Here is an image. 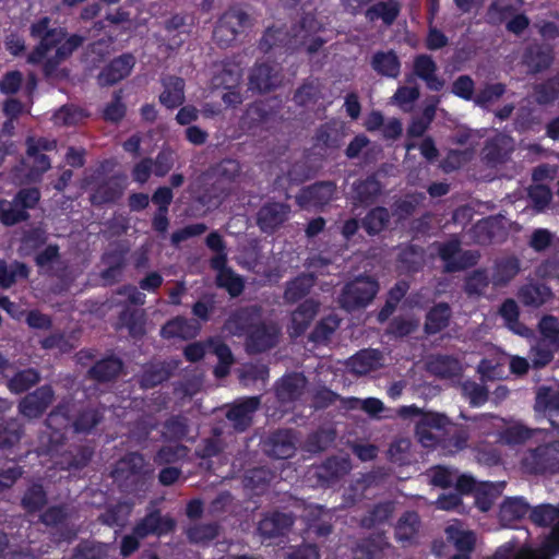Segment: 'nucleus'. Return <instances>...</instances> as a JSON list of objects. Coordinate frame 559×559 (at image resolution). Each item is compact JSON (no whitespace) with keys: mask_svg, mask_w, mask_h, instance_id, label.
Instances as JSON below:
<instances>
[{"mask_svg":"<svg viewBox=\"0 0 559 559\" xmlns=\"http://www.w3.org/2000/svg\"><path fill=\"white\" fill-rule=\"evenodd\" d=\"M154 471L148 467L140 452H127L115 462L110 477L119 490L127 495H139L150 489Z\"/></svg>","mask_w":559,"mask_h":559,"instance_id":"nucleus-1","label":"nucleus"},{"mask_svg":"<svg viewBox=\"0 0 559 559\" xmlns=\"http://www.w3.org/2000/svg\"><path fill=\"white\" fill-rule=\"evenodd\" d=\"M242 168L240 163L235 158H223L218 163L212 165L207 170V176L213 180L212 189L213 194L207 191L199 197L202 204H211L212 200L207 195H213L216 199L215 204L219 203L222 199L230 194L233 185L241 176Z\"/></svg>","mask_w":559,"mask_h":559,"instance_id":"nucleus-2","label":"nucleus"},{"mask_svg":"<svg viewBox=\"0 0 559 559\" xmlns=\"http://www.w3.org/2000/svg\"><path fill=\"white\" fill-rule=\"evenodd\" d=\"M50 24L49 16H41L31 24L29 35L32 38L38 39V44L28 55V63H43L47 53L66 38L68 34L66 28L51 27Z\"/></svg>","mask_w":559,"mask_h":559,"instance_id":"nucleus-3","label":"nucleus"},{"mask_svg":"<svg viewBox=\"0 0 559 559\" xmlns=\"http://www.w3.org/2000/svg\"><path fill=\"white\" fill-rule=\"evenodd\" d=\"M26 156L22 165L27 168L26 178L31 182L41 180V177L51 167V160L46 152L56 150L57 141L44 136H27L25 140Z\"/></svg>","mask_w":559,"mask_h":559,"instance_id":"nucleus-4","label":"nucleus"},{"mask_svg":"<svg viewBox=\"0 0 559 559\" xmlns=\"http://www.w3.org/2000/svg\"><path fill=\"white\" fill-rule=\"evenodd\" d=\"M251 26L252 21L247 12L241 9L231 8L225 11L217 20L213 31V39L219 47H230Z\"/></svg>","mask_w":559,"mask_h":559,"instance_id":"nucleus-5","label":"nucleus"},{"mask_svg":"<svg viewBox=\"0 0 559 559\" xmlns=\"http://www.w3.org/2000/svg\"><path fill=\"white\" fill-rule=\"evenodd\" d=\"M522 468L531 475L559 473V440L528 450L521 461Z\"/></svg>","mask_w":559,"mask_h":559,"instance_id":"nucleus-6","label":"nucleus"},{"mask_svg":"<svg viewBox=\"0 0 559 559\" xmlns=\"http://www.w3.org/2000/svg\"><path fill=\"white\" fill-rule=\"evenodd\" d=\"M379 290V283L370 276H358L347 283L338 297L340 305L347 311L369 305Z\"/></svg>","mask_w":559,"mask_h":559,"instance_id":"nucleus-7","label":"nucleus"},{"mask_svg":"<svg viewBox=\"0 0 559 559\" xmlns=\"http://www.w3.org/2000/svg\"><path fill=\"white\" fill-rule=\"evenodd\" d=\"M438 255L444 263V273H455L473 267L478 263L479 254L476 251H462L461 241L452 238L438 246Z\"/></svg>","mask_w":559,"mask_h":559,"instance_id":"nucleus-8","label":"nucleus"},{"mask_svg":"<svg viewBox=\"0 0 559 559\" xmlns=\"http://www.w3.org/2000/svg\"><path fill=\"white\" fill-rule=\"evenodd\" d=\"M261 321L263 308L261 305H248L236 308L226 320L227 330L235 336H247Z\"/></svg>","mask_w":559,"mask_h":559,"instance_id":"nucleus-9","label":"nucleus"},{"mask_svg":"<svg viewBox=\"0 0 559 559\" xmlns=\"http://www.w3.org/2000/svg\"><path fill=\"white\" fill-rule=\"evenodd\" d=\"M281 330L274 322L261 321L246 337V348L250 354L265 353L278 343Z\"/></svg>","mask_w":559,"mask_h":559,"instance_id":"nucleus-10","label":"nucleus"},{"mask_svg":"<svg viewBox=\"0 0 559 559\" xmlns=\"http://www.w3.org/2000/svg\"><path fill=\"white\" fill-rule=\"evenodd\" d=\"M55 400V391L50 384H44L26 394L19 403V413L28 418L36 419L44 415Z\"/></svg>","mask_w":559,"mask_h":559,"instance_id":"nucleus-11","label":"nucleus"},{"mask_svg":"<svg viewBox=\"0 0 559 559\" xmlns=\"http://www.w3.org/2000/svg\"><path fill=\"white\" fill-rule=\"evenodd\" d=\"M290 205L285 202L269 201L257 213V225L264 234H274L287 219Z\"/></svg>","mask_w":559,"mask_h":559,"instance_id":"nucleus-12","label":"nucleus"},{"mask_svg":"<svg viewBox=\"0 0 559 559\" xmlns=\"http://www.w3.org/2000/svg\"><path fill=\"white\" fill-rule=\"evenodd\" d=\"M263 451L270 457L286 460L295 455L296 438L292 429H277L262 441Z\"/></svg>","mask_w":559,"mask_h":559,"instance_id":"nucleus-13","label":"nucleus"},{"mask_svg":"<svg viewBox=\"0 0 559 559\" xmlns=\"http://www.w3.org/2000/svg\"><path fill=\"white\" fill-rule=\"evenodd\" d=\"M295 523L293 513L277 510L265 512L258 523V533L264 539L286 536Z\"/></svg>","mask_w":559,"mask_h":559,"instance_id":"nucleus-14","label":"nucleus"},{"mask_svg":"<svg viewBox=\"0 0 559 559\" xmlns=\"http://www.w3.org/2000/svg\"><path fill=\"white\" fill-rule=\"evenodd\" d=\"M135 66V57L126 52L114 58L97 75V83L102 87L112 86L128 78Z\"/></svg>","mask_w":559,"mask_h":559,"instance_id":"nucleus-15","label":"nucleus"},{"mask_svg":"<svg viewBox=\"0 0 559 559\" xmlns=\"http://www.w3.org/2000/svg\"><path fill=\"white\" fill-rule=\"evenodd\" d=\"M336 194V185L334 181H317L304 188L297 197V202L301 207L323 209Z\"/></svg>","mask_w":559,"mask_h":559,"instance_id":"nucleus-16","label":"nucleus"},{"mask_svg":"<svg viewBox=\"0 0 559 559\" xmlns=\"http://www.w3.org/2000/svg\"><path fill=\"white\" fill-rule=\"evenodd\" d=\"M514 151V141L510 135L498 133L485 142L483 159L489 166L504 164Z\"/></svg>","mask_w":559,"mask_h":559,"instance_id":"nucleus-17","label":"nucleus"},{"mask_svg":"<svg viewBox=\"0 0 559 559\" xmlns=\"http://www.w3.org/2000/svg\"><path fill=\"white\" fill-rule=\"evenodd\" d=\"M176 522L170 516H163L159 510L147 513L134 527L133 533L141 538L150 535L163 536L175 530Z\"/></svg>","mask_w":559,"mask_h":559,"instance_id":"nucleus-18","label":"nucleus"},{"mask_svg":"<svg viewBox=\"0 0 559 559\" xmlns=\"http://www.w3.org/2000/svg\"><path fill=\"white\" fill-rule=\"evenodd\" d=\"M126 182L121 176H111L99 182L91 193V203L96 206L116 203L123 195Z\"/></svg>","mask_w":559,"mask_h":559,"instance_id":"nucleus-19","label":"nucleus"},{"mask_svg":"<svg viewBox=\"0 0 559 559\" xmlns=\"http://www.w3.org/2000/svg\"><path fill=\"white\" fill-rule=\"evenodd\" d=\"M260 403V396H249L235 403L227 411L226 417L233 423L235 430L243 432L252 425L253 414L259 408Z\"/></svg>","mask_w":559,"mask_h":559,"instance_id":"nucleus-20","label":"nucleus"},{"mask_svg":"<svg viewBox=\"0 0 559 559\" xmlns=\"http://www.w3.org/2000/svg\"><path fill=\"white\" fill-rule=\"evenodd\" d=\"M438 66L433 58L427 53L417 55L413 61L414 74L426 83L428 90L440 92L444 80L437 74Z\"/></svg>","mask_w":559,"mask_h":559,"instance_id":"nucleus-21","label":"nucleus"},{"mask_svg":"<svg viewBox=\"0 0 559 559\" xmlns=\"http://www.w3.org/2000/svg\"><path fill=\"white\" fill-rule=\"evenodd\" d=\"M307 385V378L302 373L293 372L281 378L275 385V395L281 403L298 401Z\"/></svg>","mask_w":559,"mask_h":559,"instance_id":"nucleus-22","label":"nucleus"},{"mask_svg":"<svg viewBox=\"0 0 559 559\" xmlns=\"http://www.w3.org/2000/svg\"><path fill=\"white\" fill-rule=\"evenodd\" d=\"M319 309L320 302L312 298L305 299L299 304L290 316V335L294 337L304 335L318 314Z\"/></svg>","mask_w":559,"mask_h":559,"instance_id":"nucleus-23","label":"nucleus"},{"mask_svg":"<svg viewBox=\"0 0 559 559\" xmlns=\"http://www.w3.org/2000/svg\"><path fill=\"white\" fill-rule=\"evenodd\" d=\"M275 111L267 102L255 100L248 105L240 118V127L247 132L254 133L257 129L266 123Z\"/></svg>","mask_w":559,"mask_h":559,"instance_id":"nucleus-24","label":"nucleus"},{"mask_svg":"<svg viewBox=\"0 0 559 559\" xmlns=\"http://www.w3.org/2000/svg\"><path fill=\"white\" fill-rule=\"evenodd\" d=\"M163 92L159 94L158 100L160 105L167 109L180 107L185 100V80L176 75H166L160 80Z\"/></svg>","mask_w":559,"mask_h":559,"instance_id":"nucleus-25","label":"nucleus"},{"mask_svg":"<svg viewBox=\"0 0 559 559\" xmlns=\"http://www.w3.org/2000/svg\"><path fill=\"white\" fill-rule=\"evenodd\" d=\"M123 370V361L114 355L97 360L87 371V377L98 383L115 381Z\"/></svg>","mask_w":559,"mask_h":559,"instance_id":"nucleus-26","label":"nucleus"},{"mask_svg":"<svg viewBox=\"0 0 559 559\" xmlns=\"http://www.w3.org/2000/svg\"><path fill=\"white\" fill-rule=\"evenodd\" d=\"M353 200L355 203L368 206L376 202L381 194L382 186L374 174L353 183Z\"/></svg>","mask_w":559,"mask_h":559,"instance_id":"nucleus-27","label":"nucleus"},{"mask_svg":"<svg viewBox=\"0 0 559 559\" xmlns=\"http://www.w3.org/2000/svg\"><path fill=\"white\" fill-rule=\"evenodd\" d=\"M452 310L448 302L441 301L431 307L426 316L424 332L427 335H436L447 329L450 324Z\"/></svg>","mask_w":559,"mask_h":559,"instance_id":"nucleus-28","label":"nucleus"},{"mask_svg":"<svg viewBox=\"0 0 559 559\" xmlns=\"http://www.w3.org/2000/svg\"><path fill=\"white\" fill-rule=\"evenodd\" d=\"M381 353L378 349H361L347 361V367L350 372L365 376L373 370H377L381 366Z\"/></svg>","mask_w":559,"mask_h":559,"instance_id":"nucleus-29","label":"nucleus"},{"mask_svg":"<svg viewBox=\"0 0 559 559\" xmlns=\"http://www.w3.org/2000/svg\"><path fill=\"white\" fill-rule=\"evenodd\" d=\"M518 297L524 306L538 308L552 298V292L546 284L534 282L523 285Z\"/></svg>","mask_w":559,"mask_h":559,"instance_id":"nucleus-30","label":"nucleus"},{"mask_svg":"<svg viewBox=\"0 0 559 559\" xmlns=\"http://www.w3.org/2000/svg\"><path fill=\"white\" fill-rule=\"evenodd\" d=\"M370 66L381 76L396 79L401 73V61L394 50L376 51Z\"/></svg>","mask_w":559,"mask_h":559,"instance_id":"nucleus-31","label":"nucleus"},{"mask_svg":"<svg viewBox=\"0 0 559 559\" xmlns=\"http://www.w3.org/2000/svg\"><path fill=\"white\" fill-rule=\"evenodd\" d=\"M94 455V449L86 444L74 445L62 455L58 464L61 469L76 471L88 465Z\"/></svg>","mask_w":559,"mask_h":559,"instance_id":"nucleus-32","label":"nucleus"},{"mask_svg":"<svg viewBox=\"0 0 559 559\" xmlns=\"http://www.w3.org/2000/svg\"><path fill=\"white\" fill-rule=\"evenodd\" d=\"M401 13V4L397 0L378 1L370 5L365 16L369 22L381 20L386 26L392 25Z\"/></svg>","mask_w":559,"mask_h":559,"instance_id":"nucleus-33","label":"nucleus"},{"mask_svg":"<svg viewBox=\"0 0 559 559\" xmlns=\"http://www.w3.org/2000/svg\"><path fill=\"white\" fill-rule=\"evenodd\" d=\"M420 518L416 511H405L394 527V536L399 543L411 544L417 536Z\"/></svg>","mask_w":559,"mask_h":559,"instance_id":"nucleus-34","label":"nucleus"},{"mask_svg":"<svg viewBox=\"0 0 559 559\" xmlns=\"http://www.w3.org/2000/svg\"><path fill=\"white\" fill-rule=\"evenodd\" d=\"M249 83L252 90L266 93L276 87L277 78L272 66L267 63L255 64L249 75Z\"/></svg>","mask_w":559,"mask_h":559,"instance_id":"nucleus-35","label":"nucleus"},{"mask_svg":"<svg viewBox=\"0 0 559 559\" xmlns=\"http://www.w3.org/2000/svg\"><path fill=\"white\" fill-rule=\"evenodd\" d=\"M552 61L551 50L539 45L527 47L523 55V62L533 74L545 71Z\"/></svg>","mask_w":559,"mask_h":559,"instance_id":"nucleus-36","label":"nucleus"},{"mask_svg":"<svg viewBox=\"0 0 559 559\" xmlns=\"http://www.w3.org/2000/svg\"><path fill=\"white\" fill-rule=\"evenodd\" d=\"M105 408L102 406H86L78 412L72 427L75 432L91 433L104 419Z\"/></svg>","mask_w":559,"mask_h":559,"instance_id":"nucleus-37","label":"nucleus"},{"mask_svg":"<svg viewBox=\"0 0 559 559\" xmlns=\"http://www.w3.org/2000/svg\"><path fill=\"white\" fill-rule=\"evenodd\" d=\"M428 370L441 379H453L462 373V366L453 356L437 355L428 361Z\"/></svg>","mask_w":559,"mask_h":559,"instance_id":"nucleus-38","label":"nucleus"},{"mask_svg":"<svg viewBox=\"0 0 559 559\" xmlns=\"http://www.w3.org/2000/svg\"><path fill=\"white\" fill-rule=\"evenodd\" d=\"M531 506L523 497H509L500 506L499 516L506 524H512L530 515Z\"/></svg>","mask_w":559,"mask_h":559,"instance_id":"nucleus-39","label":"nucleus"},{"mask_svg":"<svg viewBox=\"0 0 559 559\" xmlns=\"http://www.w3.org/2000/svg\"><path fill=\"white\" fill-rule=\"evenodd\" d=\"M391 222V215L386 207L376 206L367 212L361 219V227L368 236H377L385 230Z\"/></svg>","mask_w":559,"mask_h":559,"instance_id":"nucleus-40","label":"nucleus"},{"mask_svg":"<svg viewBox=\"0 0 559 559\" xmlns=\"http://www.w3.org/2000/svg\"><path fill=\"white\" fill-rule=\"evenodd\" d=\"M383 535H372L361 539L354 549L355 559H381L388 547Z\"/></svg>","mask_w":559,"mask_h":559,"instance_id":"nucleus-41","label":"nucleus"},{"mask_svg":"<svg viewBox=\"0 0 559 559\" xmlns=\"http://www.w3.org/2000/svg\"><path fill=\"white\" fill-rule=\"evenodd\" d=\"M189 431V419L186 416L170 415L163 423L162 437L166 441L180 442L188 437Z\"/></svg>","mask_w":559,"mask_h":559,"instance_id":"nucleus-42","label":"nucleus"},{"mask_svg":"<svg viewBox=\"0 0 559 559\" xmlns=\"http://www.w3.org/2000/svg\"><path fill=\"white\" fill-rule=\"evenodd\" d=\"M535 408L543 412L550 421L552 428H558L552 417L559 416V392L552 391L550 388L543 386L536 395Z\"/></svg>","mask_w":559,"mask_h":559,"instance_id":"nucleus-43","label":"nucleus"},{"mask_svg":"<svg viewBox=\"0 0 559 559\" xmlns=\"http://www.w3.org/2000/svg\"><path fill=\"white\" fill-rule=\"evenodd\" d=\"M409 290V283L405 280L397 281L388 292L386 300L378 313L380 322L386 321L396 310L401 300Z\"/></svg>","mask_w":559,"mask_h":559,"instance_id":"nucleus-44","label":"nucleus"},{"mask_svg":"<svg viewBox=\"0 0 559 559\" xmlns=\"http://www.w3.org/2000/svg\"><path fill=\"white\" fill-rule=\"evenodd\" d=\"M313 274H301L287 283L284 299L287 304H295L306 297L314 285Z\"/></svg>","mask_w":559,"mask_h":559,"instance_id":"nucleus-45","label":"nucleus"},{"mask_svg":"<svg viewBox=\"0 0 559 559\" xmlns=\"http://www.w3.org/2000/svg\"><path fill=\"white\" fill-rule=\"evenodd\" d=\"M520 272V261L515 257L499 259L495 262L491 281L495 286H504Z\"/></svg>","mask_w":559,"mask_h":559,"instance_id":"nucleus-46","label":"nucleus"},{"mask_svg":"<svg viewBox=\"0 0 559 559\" xmlns=\"http://www.w3.org/2000/svg\"><path fill=\"white\" fill-rule=\"evenodd\" d=\"M109 546L94 539H82L72 550L70 559H107Z\"/></svg>","mask_w":559,"mask_h":559,"instance_id":"nucleus-47","label":"nucleus"},{"mask_svg":"<svg viewBox=\"0 0 559 559\" xmlns=\"http://www.w3.org/2000/svg\"><path fill=\"white\" fill-rule=\"evenodd\" d=\"M40 381V373L35 368L20 370L11 377L7 386L11 393L21 394L28 391Z\"/></svg>","mask_w":559,"mask_h":559,"instance_id":"nucleus-48","label":"nucleus"},{"mask_svg":"<svg viewBox=\"0 0 559 559\" xmlns=\"http://www.w3.org/2000/svg\"><path fill=\"white\" fill-rule=\"evenodd\" d=\"M47 491L40 483L31 484L21 499L22 508L29 514L40 511L47 504Z\"/></svg>","mask_w":559,"mask_h":559,"instance_id":"nucleus-49","label":"nucleus"},{"mask_svg":"<svg viewBox=\"0 0 559 559\" xmlns=\"http://www.w3.org/2000/svg\"><path fill=\"white\" fill-rule=\"evenodd\" d=\"M342 132L331 122L321 124L313 136L314 146L322 150H336L342 144Z\"/></svg>","mask_w":559,"mask_h":559,"instance_id":"nucleus-50","label":"nucleus"},{"mask_svg":"<svg viewBox=\"0 0 559 559\" xmlns=\"http://www.w3.org/2000/svg\"><path fill=\"white\" fill-rule=\"evenodd\" d=\"M24 432L15 418H0V450L10 449L20 442Z\"/></svg>","mask_w":559,"mask_h":559,"instance_id":"nucleus-51","label":"nucleus"},{"mask_svg":"<svg viewBox=\"0 0 559 559\" xmlns=\"http://www.w3.org/2000/svg\"><path fill=\"white\" fill-rule=\"evenodd\" d=\"M348 462L337 456L328 457L318 468L319 478L331 484L348 472Z\"/></svg>","mask_w":559,"mask_h":559,"instance_id":"nucleus-52","label":"nucleus"},{"mask_svg":"<svg viewBox=\"0 0 559 559\" xmlns=\"http://www.w3.org/2000/svg\"><path fill=\"white\" fill-rule=\"evenodd\" d=\"M447 538L454 545L459 552L471 555L475 548L476 536L472 531H463L455 525L445 528Z\"/></svg>","mask_w":559,"mask_h":559,"instance_id":"nucleus-53","label":"nucleus"},{"mask_svg":"<svg viewBox=\"0 0 559 559\" xmlns=\"http://www.w3.org/2000/svg\"><path fill=\"white\" fill-rule=\"evenodd\" d=\"M500 493V486L490 481H481L474 492L475 504L480 511L487 512L491 509Z\"/></svg>","mask_w":559,"mask_h":559,"instance_id":"nucleus-54","label":"nucleus"},{"mask_svg":"<svg viewBox=\"0 0 559 559\" xmlns=\"http://www.w3.org/2000/svg\"><path fill=\"white\" fill-rule=\"evenodd\" d=\"M338 326L340 320L337 317L329 314L316 323L308 338L314 344H324L331 338Z\"/></svg>","mask_w":559,"mask_h":559,"instance_id":"nucleus-55","label":"nucleus"},{"mask_svg":"<svg viewBox=\"0 0 559 559\" xmlns=\"http://www.w3.org/2000/svg\"><path fill=\"white\" fill-rule=\"evenodd\" d=\"M170 376V369L164 364L151 365L142 371L139 383L143 389H152L167 381Z\"/></svg>","mask_w":559,"mask_h":559,"instance_id":"nucleus-56","label":"nucleus"},{"mask_svg":"<svg viewBox=\"0 0 559 559\" xmlns=\"http://www.w3.org/2000/svg\"><path fill=\"white\" fill-rule=\"evenodd\" d=\"M216 285L224 288L231 298L239 297L245 290V280L231 269L222 270L216 276Z\"/></svg>","mask_w":559,"mask_h":559,"instance_id":"nucleus-57","label":"nucleus"},{"mask_svg":"<svg viewBox=\"0 0 559 559\" xmlns=\"http://www.w3.org/2000/svg\"><path fill=\"white\" fill-rule=\"evenodd\" d=\"M393 511V502H379L374 504L366 515H364L361 519V526L365 528H372L377 525L384 524L392 516Z\"/></svg>","mask_w":559,"mask_h":559,"instance_id":"nucleus-58","label":"nucleus"},{"mask_svg":"<svg viewBox=\"0 0 559 559\" xmlns=\"http://www.w3.org/2000/svg\"><path fill=\"white\" fill-rule=\"evenodd\" d=\"M423 249L416 245H408L401 249L397 255V261L401 267L408 272H418L423 266Z\"/></svg>","mask_w":559,"mask_h":559,"instance_id":"nucleus-59","label":"nucleus"},{"mask_svg":"<svg viewBox=\"0 0 559 559\" xmlns=\"http://www.w3.org/2000/svg\"><path fill=\"white\" fill-rule=\"evenodd\" d=\"M242 70L238 64L227 62L223 64L222 70L213 78L215 87H237L240 86Z\"/></svg>","mask_w":559,"mask_h":559,"instance_id":"nucleus-60","label":"nucleus"},{"mask_svg":"<svg viewBox=\"0 0 559 559\" xmlns=\"http://www.w3.org/2000/svg\"><path fill=\"white\" fill-rule=\"evenodd\" d=\"M189 448L185 444L163 445L154 455V462L157 465L175 464L188 456Z\"/></svg>","mask_w":559,"mask_h":559,"instance_id":"nucleus-61","label":"nucleus"},{"mask_svg":"<svg viewBox=\"0 0 559 559\" xmlns=\"http://www.w3.org/2000/svg\"><path fill=\"white\" fill-rule=\"evenodd\" d=\"M534 436V430L523 424L511 425L500 431V441L508 445L523 444Z\"/></svg>","mask_w":559,"mask_h":559,"instance_id":"nucleus-62","label":"nucleus"},{"mask_svg":"<svg viewBox=\"0 0 559 559\" xmlns=\"http://www.w3.org/2000/svg\"><path fill=\"white\" fill-rule=\"evenodd\" d=\"M535 100L538 105H548L559 97V78H550L534 86Z\"/></svg>","mask_w":559,"mask_h":559,"instance_id":"nucleus-63","label":"nucleus"},{"mask_svg":"<svg viewBox=\"0 0 559 559\" xmlns=\"http://www.w3.org/2000/svg\"><path fill=\"white\" fill-rule=\"evenodd\" d=\"M322 97L321 88L314 81L304 82L294 94V102L298 106L314 105Z\"/></svg>","mask_w":559,"mask_h":559,"instance_id":"nucleus-64","label":"nucleus"}]
</instances>
